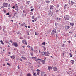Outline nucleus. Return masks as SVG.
I'll list each match as a JSON object with an SVG mask.
<instances>
[{
	"label": "nucleus",
	"instance_id": "nucleus-1",
	"mask_svg": "<svg viewBox=\"0 0 76 76\" xmlns=\"http://www.w3.org/2000/svg\"><path fill=\"white\" fill-rule=\"evenodd\" d=\"M7 4L6 3H4L3 4V6H2V8H4V7H7Z\"/></svg>",
	"mask_w": 76,
	"mask_h": 76
},
{
	"label": "nucleus",
	"instance_id": "nucleus-2",
	"mask_svg": "<svg viewBox=\"0 0 76 76\" xmlns=\"http://www.w3.org/2000/svg\"><path fill=\"white\" fill-rule=\"evenodd\" d=\"M55 33H57V31L56 29L53 30L52 31V35H55Z\"/></svg>",
	"mask_w": 76,
	"mask_h": 76
},
{
	"label": "nucleus",
	"instance_id": "nucleus-3",
	"mask_svg": "<svg viewBox=\"0 0 76 76\" xmlns=\"http://www.w3.org/2000/svg\"><path fill=\"white\" fill-rule=\"evenodd\" d=\"M15 10H16L17 12H18V4H15Z\"/></svg>",
	"mask_w": 76,
	"mask_h": 76
},
{
	"label": "nucleus",
	"instance_id": "nucleus-4",
	"mask_svg": "<svg viewBox=\"0 0 76 76\" xmlns=\"http://www.w3.org/2000/svg\"><path fill=\"white\" fill-rule=\"evenodd\" d=\"M22 42L23 44H26V45H27V42H26V41L23 40H22Z\"/></svg>",
	"mask_w": 76,
	"mask_h": 76
},
{
	"label": "nucleus",
	"instance_id": "nucleus-5",
	"mask_svg": "<svg viewBox=\"0 0 76 76\" xmlns=\"http://www.w3.org/2000/svg\"><path fill=\"white\" fill-rule=\"evenodd\" d=\"M50 10H53L54 9V6L53 5H51L50 6Z\"/></svg>",
	"mask_w": 76,
	"mask_h": 76
},
{
	"label": "nucleus",
	"instance_id": "nucleus-6",
	"mask_svg": "<svg viewBox=\"0 0 76 76\" xmlns=\"http://www.w3.org/2000/svg\"><path fill=\"white\" fill-rule=\"evenodd\" d=\"M13 45L15 47H18V43L16 42H14L13 43Z\"/></svg>",
	"mask_w": 76,
	"mask_h": 76
},
{
	"label": "nucleus",
	"instance_id": "nucleus-7",
	"mask_svg": "<svg viewBox=\"0 0 76 76\" xmlns=\"http://www.w3.org/2000/svg\"><path fill=\"white\" fill-rule=\"evenodd\" d=\"M44 53L45 56L47 57H48V56H49V55H48V54L46 52H44Z\"/></svg>",
	"mask_w": 76,
	"mask_h": 76
},
{
	"label": "nucleus",
	"instance_id": "nucleus-8",
	"mask_svg": "<svg viewBox=\"0 0 76 76\" xmlns=\"http://www.w3.org/2000/svg\"><path fill=\"white\" fill-rule=\"evenodd\" d=\"M69 4L70 6H73V4H75V2L72 1H71V2H70Z\"/></svg>",
	"mask_w": 76,
	"mask_h": 76
},
{
	"label": "nucleus",
	"instance_id": "nucleus-9",
	"mask_svg": "<svg viewBox=\"0 0 76 76\" xmlns=\"http://www.w3.org/2000/svg\"><path fill=\"white\" fill-rule=\"evenodd\" d=\"M37 74L38 75H39V73H40V72H41L40 70L39 69H37Z\"/></svg>",
	"mask_w": 76,
	"mask_h": 76
},
{
	"label": "nucleus",
	"instance_id": "nucleus-10",
	"mask_svg": "<svg viewBox=\"0 0 76 76\" xmlns=\"http://www.w3.org/2000/svg\"><path fill=\"white\" fill-rule=\"evenodd\" d=\"M11 58H13V59H15V55H13L12 56H10Z\"/></svg>",
	"mask_w": 76,
	"mask_h": 76
},
{
	"label": "nucleus",
	"instance_id": "nucleus-11",
	"mask_svg": "<svg viewBox=\"0 0 76 76\" xmlns=\"http://www.w3.org/2000/svg\"><path fill=\"white\" fill-rule=\"evenodd\" d=\"M53 69L55 71V72H57V68L55 67H54L53 68Z\"/></svg>",
	"mask_w": 76,
	"mask_h": 76
},
{
	"label": "nucleus",
	"instance_id": "nucleus-12",
	"mask_svg": "<svg viewBox=\"0 0 76 76\" xmlns=\"http://www.w3.org/2000/svg\"><path fill=\"white\" fill-rule=\"evenodd\" d=\"M29 3H30V1H27V2H26V4L27 5H29Z\"/></svg>",
	"mask_w": 76,
	"mask_h": 76
},
{
	"label": "nucleus",
	"instance_id": "nucleus-13",
	"mask_svg": "<svg viewBox=\"0 0 76 76\" xmlns=\"http://www.w3.org/2000/svg\"><path fill=\"white\" fill-rule=\"evenodd\" d=\"M21 58H23L24 59V60H26V58L25 57H23V56H22L21 57Z\"/></svg>",
	"mask_w": 76,
	"mask_h": 76
},
{
	"label": "nucleus",
	"instance_id": "nucleus-14",
	"mask_svg": "<svg viewBox=\"0 0 76 76\" xmlns=\"http://www.w3.org/2000/svg\"><path fill=\"white\" fill-rule=\"evenodd\" d=\"M41 62L42 64H45V61L44 60H42L41 61Z\"/></svg>",
	"mask_w": 76,
	"mask_h": 76
},
{
	"label": "nucleus",
	"instance_id": "nucleus-15",
	"mask_svg": "<svg viewBox=\"0 0 76 76\" xmlns=\"http://www.w3.org/2000/svg\"><path fill=\"white\" fill-rule=\"evenodd\" d=\"M69 28H70V27H69V26H67L65 27V29L66 30H67V29H69Z\"/></svg>",
	"mask_w": 76,
	"mask_h": 76
},
{
	"label": "nucleus",
	"instance_id": "nucleus-16",
	"mask_svg": "<svg viewBox=\"0 0 76 76\" xmlns=\"http://www.w3.org/2000/svg\"><path fill=\"white\" fill-rule=\"evenodd\" d=\"M75 62V61L73 60H71V63L72 64H74V62Z\"/></svg>",
	"mask_w": 76,
	"mask_h": 76
},
{
	"label": "nucleus",
	"instance_id": "nucleus-17",
	"mask_svg": "<svg viewBox=\"0 0 76 76\" xmlns=\"http://www.w3.org/2000/svg\"><path fill=\"white\" fill-rule=\"evenodd\" d=\"M66 19L67 20H69V15H67V16L66 17Z\"/></svg>",
	"mask_w": 76,
	"mask_h": 76
},
{
	"label": "nucleus",
	"instance_id": "nucleus-18",
	"mask_svg": "<svg viewBox=\"0 0 76 76\" xmlns=\"http://www.w3.org/2000/svg\"><path fill=\"white\" fill-rule=\"evenodd\" d=\"M45 73V72H44V71L42 72L41 73V76H43L44 73Z\"/></svg>",
	"mask_w": 76,
	"mask_h": 76
},
{
	"label": "nucleus",
	"instance_id": "nucleus-19",
	"mask_svg": "<svg viewBox=\"0 0 76 76\" xmlns=\"http://www.w3.org/2000/svg\"><path fill=\"white\" fill-rule=\"evenodd\" d=\"M48 68L49 70H50L51 69H52L53 67H51V66H48Z\"/></svg>",
	"mask_w": 76,
	"mask_h": 76
},
{
	"label": "nucleus",
	"instance_id": "nucleus-20",
	"mask_svg": "<svg viewBox=\"0 0 76 76\" xmlns=\"http://www.w3.org/2000/svg\"><path fill=\"white\" fill-rule=\"evenodd\" d=\"M68 5V4H65V6L64 7V9H66V6H67Z\"/></svg>",
	"mask_w": 76,
	"mask_h": 76
},
{
	"label": "nucleus",
	"instance_id": "nucleus-21",
	"mask_svg": "<svg viewBox=\"0 0 76 76\" xmlns=\"http://www.w3.org/2000/svg\"><path fill=\"white\" fill-rule=\"evenodd\" d=\"M70 25H71V26H73V25H74V23H70Z\"/></svg>",
	"mask_w": 76,
	"mask_h": 76
},
{
	"label": "nucleus",
	"instance_id": "nucleus-22",
	"mask_svg": "<svg viewBox=\"0 0 76 76\" xmlns=\"http://www.w3.org/2000/svg\"><path fill=\"white\" fill-rule=\"evenodd\" d=\"M25 26L26 24L25 23H23V24H21V26Z\"/></svg>",
	"mask_w": 76,
	"mask_h": 76
},
{
	"label": "nucleus",
	"instance_id": "nucleus-23",
	"mask_svg": "<svg viewBox=\"0 0 76 76\" xmlns=\"http://www.w3.org/2000/svg\"><path fill=\"white\" fill-rule=\"evenodd\" d=\"M50 1H46L45 3H50Z\"/></svg>",
	"mask_w": 76,
	"mask_h": 76
},
{
	"label": "nucleus",
	"instance_id": "nucleus-24",
	"mask_svg": "<svg viewBox=\"0 0 76 76\" xmlns=\"http://www.w3.org/2000/svg\"><path fill=\"white\" fill-rule=\"evenodd\" d=\"M39 33L37 32H35V35H38Z\"/></svg>",
	"mask_w": 76,
	"mask_h": 76
},
{
	"label": "nucleus",
	"instance_id": "nucleus-25",
	"mask_svg": "<svg viewBox=\"0 0 76 76\" xmlns=\"http://www.w3.org/2000/svg\"><path fill=\"white\" fill-rule=\"evenodd\" d=\"M27 76H31V74L30 73H28L27 75Z\"/></svg>",
	"mask_w": 76,
	"mask_h": 76
},
{
	"label": "nucleus",
	"instance_id": "nucleus-26",
	"mask_svg": "<svg viewBox=\"0 0 76 76\" xmlns=\"http://www.w3.org/2000/svg\"><path fill=\"white\" fill-rule=\"evenodd\" d=\"M0 42L1 43V44H2L3 45L4 44V43H3V41L1 40L0 41Z\"/></svg>",
	"mask_w": 76,
	"mask_h": 76
},
{
	"label": "nucleus",
	"instance_id": "nucleus-27",
	"mask_svg": "<svg viewBox=\"0 0 76 76\" xmlns=\"http://www.w3.org/2000/svg\"><path fill=\"white\" fill-rule=\"evenodd\" d=\"M23 8V7L22 6H21L20 7V9H22Z\"/></svg>",
	"mask_w": 76,
	"mask_h": 76
},
{
	"label": "nucleus",
	"instance_id": "nucleus-28",
	"mask_svg": "<svg viewBox=\"0 0 76 76\" xmlns=\"http://www.w3.org/2000/svg\"><path fill=\"white\" fill-rule=\"evenodd\" d=\"M33 76H37V74L35 73H33Z\"/></svg>",
	"mask_w": 76,
	"mask_h": 76
},
{
	"label": "nucleus",
	"instance_id": "nucleus-29",
	"mask_svg": "<svg viewBox=\"0 0 76 76\" xmlns=\"http://www.w3.org/2000/svg\"><path fill=\"white\" fill-rule=\"evenodd\" d=\"M44 52H41V54H42V56H44Z\"/></svg>",
	"mask_w": 76,
	"mask_h": 76
},
{
	"label": "nucleus",
	"instance_id": "nucleus-30",
	"mask_svg": "<svg viewBox=\"0 0 76 76\" xmlns=\"http://www.w3.org/2000/svg\"><path fill=\"white\" fill-rule=\"evenodd\" d=\"M51 11H50V12H49L48 15H51Z\"/></svg>",
	"mask_w": 76,
	"mask_h": 76
},
{
	"label": "nucleus",
	"instance_id": "nucleus-31",
	"mask_svg": "<svg viewBox=\"0 0 76 76\" xmlns=\"http://www.w3.org/2000/svg\"><path fill=\"white\" fill-rule=\"evenodd\" d=\"M8 8H10V4H9L8 6Z\"/></svg>",
	"mask_w": 76,
	"mask_h": 76
},
{
	"label": "nucleus",
	"instance_id": "nucleus-32",
	"mask_svg": "<svg viewBox=\"0 0 76 76\" xmlns=\"http://www.w3.org/2000/svg\"><path fill=\"white\" fill-rule=\"evenodd\" d=\"M70 55V57H72L73 56V54H71V53H69Z\"/></svg>",
	"mask_w": 76,
	"mask_h": 76
},
{
	"label": "nucleus",
	"instance_id": "nucleus-33",
	"mask_svg": "<svg viewBox=\"0 0 76 76\" xmlns=\"http://www.w3.org/2000/svg\"><path fill=\"white\" fill-rule=\"evenodd\" d=\"M23 13H26V14H27V13H26V12H25V10H23Z\"/></svg>",
	"mask_w": 76,
	"mask_h": 76
},
{
	"label": "nucleus",
	"instance_id": "nucleus-34",
	"mask_svg": "<svg viewBox=\"0 0 76 76\" xmlns=\"http://www.w3.org/2000/svg\"><path fill=\"white\" fill-rule=\"evenodd\" d=\"M56 35V38L57 39L58 37V36L57 35V33H56L55 34Z\"/></svg>",
	"mask_w": 76,
	"mask_h": 76
},
{
	"label": "nucleus",
	"instance_id": "nucleus-35",
	"mask_svg": "<svg viewBox=\"0 0 76 76\" xmlns=\"http://www.w3.org/2000/svg\"><path fill=\"white\" fill-rule=\"evenodd\" d=\"M34 21L35 22H36V20L37 19V17L35 18L34 19Z\"/></svg>",
	"mask_w": 76,
	"mask_h": 76
},
{
	"label": "nucleus",
	"instance_id": "nucleus-36",
	"mask_svg": "<svg viewBox=\"0 0 76 76\" xmlns=\"http://www.w3.org/2000/svg\"><path fill=\"white\" fill-rule=\"evenodd\" d=\"M30 54L32 56H33V55H34V53H30Z\"/></svg>",
	"mask_w": 76,
	"mask_h": 76
},
{
	"label": "nucleus",
	"instance_id": "nucleus-37",
	"mask_svg": "<svg viewBox=\"0 0 76 76\" xmlns=\"http://www.w3.org/2000/svg\"><path fill=\"white\" fill-rule=\"evenodd\" d=\"M62 47H64V44H63L62 45Z\"/></svg>",
	"mask_w": 76,
	"mask_h": 76
},
{
	"label": "nucleus",
	"instance_id": "nucleus-38",
	"mask_svg": "<svg viewBox=\"0 0 76 76\" xmlns=\"http://www.w3.org/2000/svg\"><path fill=\"white\" fill-rule=\"evenodd\" d=\"M31 49L32 51H34V49H33V48H32V47L31 48Z\"/></svg>",
	"mask_w": 76,
	"mask_h": 76
},
{
	"label": "nucleus",
	"instance_id": "nucleus-39",
	"mask_svg": "<svg viewBox=\"0 0 76 76\" xmlns=\"http://www.w3.org/2000/svg\"><path fill=\"white\" fill-rule=\"evenodd\" d=\"M34 18H35V16H34V15L32 17V19H34Z\"/></svg>",
	"mask_w": 76,
	"mask_h": 76
},
{
	"label": "nucleus",
	"instance_id": "nucleus-40",
	"mask_svg": "<svg viewBox=\"0 0 76 76\" xmlns=\"http://www.w3.org/2000/svg\"><path fill=\"white\" fill-rule=\"evenodd\" d=\"M42 45H45V42H44L43 43H42Z\"/></svg>",
	"mask_w": 76,
	"mask_h": 76
},
{
	"label": "nucleus",
	"instance_id": "nucleus-41",
	"mask_svg": "<svg viewBox=\"0 0 76 76\" xmlns=\"http://www.w3.org/2000/svg\"><path fill=\"white\" fill-rule=\"evenodd\" d=\"M7 65H8V66L11 65L9 63H7Z\"/></svg>",
	"mask_w": 76,
	"mask_h": 76
},
{
	"label": "nucleus",
	"instance_id": "nucleus-42",
	"mask_svg": "<svg viewBox=\"0 0 76 76\" xmlns=\"http://www.w3.org/2000/svg\"><path fill=\"white\" fill-rule=\"evenodd\" d=\"M5 42H6V43H8V42H8V41H7V40H6L5 41Z\"/></svg>",
	"mask_w": 76,
	"mask_h": 76
},
{
	"label": "nucleus",
	"instance_id": "nucleus-43",
	"mask_svg": "<svg viewBox=\"0 0 76 76\" xmlns=\"http://www.w3.org/2000/svg\"><path fill=\"white\" fill-rule=\"evenodd\" d=\"M17 67L18 69H20V67H19V65L18 66H17Z\"/></svg>",
	"mask_w": 76,
	"mask_h": 76
},
{
	"label": "nucleus",
	"instance_id": "nucleus-44",
	"mask_svg": "<svg viewBox=\"0 0 76 76\" xmlns=\"http://www.w3.org/2000/svg\"><path fill=\"white\" fill-rule=\"evenodd\" d=\"M71 42V41H70V40H69L68 41V43H69V44H70Z\"/></svg>",
	"mask_w": 76,
	"mask_h": 76
},
{
	"label": "nucleus",
	"instance_id": "nucleus-45",
	"mask_svg": "<svg viewBox=\"0 0 76 76\" xmlns=\"http://www.w3.org/2000/svg\"><path fill=\"white\" fill-rule=\"evenodd\" d=\"M10 15V13H6V15Z\"/></svg>",
	"mask_w": 76,
	"mask_h": 76
},
{
	"label": "nucleus",
	"instance_id": "nucleus-46",
	"mask_svg": "<svg viewBox=\"0 0 76 76\" xmlns=\"http://www.w3.org/2000/svg\"><path fill=\"white\" fill-rule=\"evenodd\" d=\"M35 57H33L31 58L32 59H34V58H35Z\"/></svg>",
	"mask_w": 76,
	"mask_h": 76
},
{
	"label": "nucleus",
	"instance_id": "nucleus-47",
	"mask_svg": "<svg viewBox=\"0 0 76 76\" xmlns=\"http://www.w3.org/2000/svg\"><path fill=\"white\" fill-rule=\"evenodd\" d=\"M12 8H13V9H15V6H13V7H12Z\"/></svg>",
	"mask_w": 76,
	"mask_h": 76
},
{
	"label": "nucleus",
	"instance_id": "nucleus-48",
	"mask_svg": "<svg viewBox=\"0 0 76 76\" xmlns=\"http://www.w3.org/2000/svg\"><path fill=\"white\" fill-rule=\"evenodd\" d=\"M16 14H17V13L16 12L15 14L14 13V16H16Z\"/></svg>",
	"mask_w": 76,
	"mask_h": 76
},
{
	"label": "nucleus",
	"instance_id": "nucleus-49",
	"mask_svg": "<svg viewBox=\"0 0 76 76\" xmlns=\"http://www.w3.org/2000/svg\"><path fill=\"white\" fill-rule=\"evenodd\" d=\"M8 17L9 18H11V17H12V16H11V15H9Z\"/></svg>",
	"mask_w": 76,
	"mask_h": 76
},
{
	"label": "nucleus",
	"instance_id": "nucleus-50",
	"mask_svg": "<svg viewBox=\"0 0 76 76\" xmlns=\"http://www.w3.org/2000/svg\"><path fill=\"white\" fill-rule=\"evenodd\" d=\"M47 53L48 54H50V53L48 51Z\"/></svg>",
	"mask_w": 76,
	"mask_h": 76
},
{
	"label": "nucleus",
	"instance_id": "nucleus-51",
	"mask_svg": "<svg viewBox=\"0 0 76 76\" xmlns=\"http://www.w3.org/2000/svg\"><path fill=\"white\" fill-rule=\"evenodd\" d=\"M4 13H6V11L5 10H4Z\"/></svg>",
	"mask_w": 76,
	"mask_h": 76
},
{
	"label": "nucleus",
	"instance_id": "nucleus-52",
	"mask_svg": "<svg viewBox=\"0 0 76 76\" xmlns=\"http://www.w3.org/2000/svg\"><path fill=\"white\" fill-rule=\"evenodd\" d=\"M69 70H72V68H69Z\"/></svg>",
	"mask_w": 76,
	"mask_h": 76
},
{
	"label": "nucleus",
	"instance_id": "nucleus-53",
	"mask_svg": "<svg viewBox=\"0 0 76 76\" xmlns=\"http://www.w3.org/2000/svg\"><path fill=\"white\" fill-rule=\"evenodd\" d=\"M2 28H1V26H0V30H1V29H2Z\"/></svg>",
	"mask_w": 76,
	"mask_h": 76
},
{
	"label": "nucleus",
	"instance_id": "nucleus-54",
	"mask_svg": "<svg viewBox=\"0 0 76 76\" xmlns=\"http://www.w3.org/2000/svg\"><path fill=\"white\" fill-rule=\"evenodd\" d=\"M3 32H4V33H5V32H6V31H5V30H4L3 29Z\"/></svg>",
	"mask_w": 76,
	"mask_h": 76
},
{
	"label": "nucleus",
	"instance_id": "nucleus-55",
	"mask_svg": "<svg viewBox=\"0 0 76 76\" xmlns=\"http://www.w3.org/2000/svg\"><path fill=\"white\" fill-rule=\"evenodd\" d=\"M34 51V52H35L36 53H37V50H35Z\"/></svg>",
	"mask_w": 76,
	"mask_h": 76
},
{
	"label": "nucleus",
	"instance_id": "nucleus-56",
	"mask_svg": "<svg viewBox=\"0 0 76 76\" xmlns=\"http://www.w3.org/2000/svg\"><path fill=\"white\" fill-rule=\"evenodd\" d=\"M34 9H32L31 10V12H33V10H34Z\"/></svg>",
	"mask_w": 76,
	"mask_h": 76
},
{
	"label": "nucleus",
	"instance_id": "nucleus-57",
	"mask_svg": "<svg viewBox=\"0 0 76 76\" xmlns=\"http://www.w3.org/2000/svg\"><path fill=\"white\" fill-rule=\"evenodd\" d=\"M66 72L67 74H69V75H70V74H69V72H67V71H66Z\"/></svg>",
	"mask_w": 76,
	"mask_h": 76
},
{
	"label": "nucleus",
	"instance_id": "nucleus-58",
	"mask_svg": "<svg viewBox=\"0 0 76 76\" xmlns=\"http://www.w3.org/2000/svg\"><path fill=\"white\" fill-rule=\"evenodd\" d=\"M8 54H11V53H10V52H8Z\"/></svg>",
	"mask_w": 76,
	"mask_h": 76
},
{
	"label": "nucleus",
	"instance_id": "nucleus-59",
	"mask_svg": "<svg viewBox=\"0 0 76 76\" xmlns=\"http://www.w3.org/2000/svg\"><path fill=\"white\" fill-rule=\"evenodd\" d=\"M5 65H6V64H3V66H5Z\"/></svg>",
	"mask_w": 76,
	"mask_h": 76
},
{
	"label": "nucleus",
	"instance_id": "nucleus-60",
	"mask_svg": "<svg viewBox=\"0 0 76 76\" xmlns=\"http://www.w3.org/2000/svg\"><path fill=\"white\" fill-rule=\"evenodd\" d=\"M32 22H35V21H34V20H32Z\"/></svg>",
	"mask_w": 76,
	"mask_h": 76
},
{
	"label": "nucleus",
	"instance_id": "nucleus-61",
	"mask_svg": "<svg viewBox=\"0 0 76 76\" xmlns=\"http://www.w3.org/2000/svg\"><path fill=\"white\" fill-rule=\"evenodd\" d=\"M17 35H19V32H18L17 33Z\"/></svg>",
	"mask_w": 76,
	"mask_h": 76
},
{
	"label": "nucleus",
	"instance_id": "nucleus-62",
	"mask_svg": "<svg viewBox=\"0 0 76 76\" xmlns=\"http://www.w3.org/2000/svg\"><path fill=\"white\" fill-rule=\"evenodd\" d=\"M20 39H23V38H22V37H20Z\"/></svg>",
	"mask_w": 76,
	"mask_h": 76
},
{
	"label": "nucleus",
	"instance_id": "nucleus-63",
	"mask_svg": "<svg viewBox=\"0 0 76 76\" xmlns=\"http://www.w3.org/2000/svg\"><path fill=\"white\" fill-rule=\"evenodd\" d=\"M44 76H47V74H45L44 75Z\"/></svg>",
	"mask_w": 76,
	"mask_h": 76
},
{
	"label": "nucleus",
	"instance_id": "nucleus-64",
	"mask_svg": "<svg viewBox=\"0 0 76 76\" xmlns=\"http://www.w3.org/2000/svg\"><path fill=\"white\" fill-rule=\"evenodd\" d=\"M59 6H60V5H57V7H59Z\"/></svg>",
	"mask_w": 76,
	"mask_h": 76
}]
</instances>
